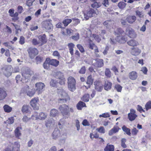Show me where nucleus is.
I'll list each match as a JSON object with an SVG mask.
<instances>
[{"instance_id":"1","label":"nucleus","mask_w":151,"mask_h":151,"mask_svg":"<svg viewBox=\"0 0 151 151\" xmlns=\"http://www.w3.org/2000/svg\"><path fill=\"white\" fill-rule=\"evenodd\" d=\"M58 92L59 96L61 97L58 99V102L60 103H65L69 102L70 100V98L68 94L65 92L64 90L61 88L58 89Z\"/></svg>"},{"instance_id":"2","label":"nucleus","mask_w":151,"mask_h":151,"mask_svg":"<svg viewBox=\"0 0 151 151\" xmlns=\"http://www.w3.org/2000/svg\"><path fill=\"white\" fill-rule=\"evenodd\" d=\"M20 145L18 142H15L14 144L9 143L5 151H19Z\"/></svg>"},{"instance_id":"3","label":"nucleus","mask_w":151,"mask_h":151,"mask_svg":"<svg viewBox=\"0 0 151 151\" xmlns=\"http://www.w3.org/2000/svg\"><path fill=\"white\" fill-rule=\"evenodd\" d=\"M68 87L69 90L73 91L76 90V81L74 78L70 76L68 78Z\"/></svg>"},{"instance_id":"4","label":"nucleus","mask_w":151,"mask_h":151,"mask_svg":"<svg viewBox=\"0 0 151 151\" xmlns=\"http://www.w3.org/2000/svg\"><path fill=\"white\" fill-rule=\"evenodd\" d=\"M21 71L22 76L26 79H28L33 74V72L28 68H23Z\"/></svg>"},{"instance_id":"5","label":"nucleus","mask_w":151,"mask_h":151,"mask_svg":"<svg viewBox=\"0 0 151 151\" xmlns=\"http://www.w3.org/2000/svg\"><path fill=\"white\" fill-rule=\"evenodd\" d=\"M59 109L63 116L67 115L69 113V108L68 105L63 104L60 106Z\"/></svg>"},{"instance_id":"6","label":"nucleus","mask_w":151,"mask_h":151,"mask_svg":"<svg viewBox=\"0 0 151 151\" xmlns=\"http://www.w3.org/2000/svg\"><path fill=\"white\" fill-rule=\"evenodd\" d=\"M92 63L93 65L96 68H101L104 65L103 60L99 58L94 60L92 61Z\"/></svg>"},{"instance_id":"7","label":"nucleus","mask_w":151,"mask_h":151,"mask_svg":"<svg viewBox=\"0 0 151 151\" xmlns=\"http://www.w3.org/2000/svg\"><path fill=\"white\" fill-rule=\"evenodd\" d=\"M45 85L42 83H37L35 84V88L38 94H41L44 90Z\"/></svg>"},{"instance_id":"8","label":"nucleus","mask_w":151,"mask_h":151,"mask_svg":"<svg viewBox=\"0 0 151 151\" xmlns=\"http://www.w3.org/2000/svg\"><path fill=\"white\" fill-rule=\"evenodd\" d=\"M136 111L133 109L130 110V112L128 114V118L130 121H132L135 119L137 117V115L136 114Z\"/></svg>"},{"instance_id":"9","label":"nucleus","mask_w":151,"mask_h":151,"mask_svg":"<svg viewBox=\"0 0 151 151\" xmlns=\"http://www.w3.org/2000/svg\"><path fill=\"white\" fill-rule=\"evenodd\" d=\"M95 14H97L94 10L92 9H90L89 11L84 13V19L86 20H87L89 18L93 17Z\"/></svg>"},{"instance_id":"10","label":"nucleus","mask_w":151,"mask_h":151,"mask_svg":"<svg viewBox=\"0 0 151 151\" xmlns=\"http://www.w3.org/2000/svg\"><path fill=\"white\" fill-rule=\"evenodd\" d=\"M39 100L38 98L35 97L31 101L30 104L31 106L35 110H38L39 109L38 102Z\"/></svg>"},{"instance_id":"11","label":"nucleus","mask_w":151,"mask_h":151,"mask_svg":"<svg viewBox=\"0 0 151 151\" xmlns=\"http://www.w3.org/2000/svg\"><path fill=\"white\" fill-rule=\"evenodd\" d=\"M43 27L47 30H50L53 28V26L49 20L44 21L42 22Z\"/></svg>"},{"instance_id":"12","label":"nucleus","mask_w":151,"mask_h":151,"mask_svg":"<svg viewBox=\"0 0 151 151\" xmlns=\"http://www.w3.org/2000/svg\"><path fill=\"white\" fill-rule=\"evenodd\" d=\"M126 32L127 35L131 38H134L137 36V34L134 30L131 28H127Z\"/></svg>"},{"instance_id":"13","label":"nucleus","mask_w":151,"mask_h":151,"mask_svg":"<svg viewBox=\"0 0 151 151\" xmlns=\"http://www.w3.org/2000/svg\"><path fill=\"white\" fill-rule=\"evenodd\" d=\"M29 56L31 58L33 59L38 53L37 49L34 48H29L28 50Z\"/></svg>"},{"instance_id":"14","label":"nucleus","mask_w":151,"mask_h":151,"mask_svg":"<svg viewBox=\"0 0 151 151\" xmlns=\"http://www.w3.org/2000/svg\"><path fill=\"white\" fill-rule=\"evenodd\" d=\"M24 93H27V95L30 97L33 96L35 93V88H29V86H27L26 89L23 92Z\"/></svg>"},{"instance_id":"15","label":"nucleus","mask_w":151,"mask_h":151,"mask_svg":"<svg viewBox=\"0 0 151 151\" xmlns=\"http://www.w3.org/2000/svg\"><path fill=\"white\" fill-rule=\"evenodd\" d=\"M11 68L12 66L11 65H9L3 68V72L4 75L6 76H9L11 75L12 73V72L11 71Z\"/></svg>"},{"instance_id":"16","label":"nucleus","mask_w":151,"mask_h":151,"mask_svg":"<svg viewBox=\"0 0 151 151\" xmlns=\"http://www.w3.org/2000/svg\"><path fill=\"white\" fill-rule=\"evenodd\" d=\"M60 136V131L58 129H55L52 134V137L53 139L56 140Z\"/></svg>"},{"instance_id":"17","label":"nucleus","mask_w":151,"mask_h":151,"mask_svg":"<svg viewBox=\"0 0 151 151\" xmlns=\"http://www.w3.org/2000/svg\"><path fill=\"white\" fill-rule=\"evenodd\" d=\"M54 124V120L52 118L49 119L46 121L45 125L47 128L52 127Z\"/></svg>"},{"instance_id":"18","label":"nucleus","mask_w":151,"mask_h":151,"mask_svg":"<svg viewBox=\"0 0 151 151\" xmlns=\"http://www.w3.org/2000/svg\"><path fill=\"white\" fill-rule=\"evenodd\" d=\"M141 50L137 47H132L131 48V54L135 56L139 55L141 52Z\"/></svg>"},{"instance_id":"19","label":"nucleus","mask_w":151,"mask_h":151,"mask_svg":"<svg viewBox=\"0 0 151 151\" xmlns=\"http://www.w3.org/2000/svg\"><path fill=\"white\" fill-rule=\"evenodd\" d=\"M116 41L121 43L125 42L127 40L126 38L123 36H117L116 38Z\"/></svg>"},{"instance_id":"20","label":"nucleus","mask_w":151,"mask_h":151,"mask_svg":"<svg viewBox=\"0 0 151 151\" xmlns=\"http://www.w3.org/2000/svg\"><path fill=\"white\" fill-rule=\"evenodd\" d=\"M31 108L29 106L27 105H24L22 108V111L23 113H30L31 112Z\"/></svg>"},{"instance_id":"21","label":"nucleus","mask_w":151,"mask_h":151,"mask_svg":"<svg viewBox=\"0 0 151 151\" xmlns=\"http://www.w3.org/2000/svg\"><path fill=\"white\" fill-rule=\"evenodd\" d=\"M136 19V17L135 16H129L126 18V20L129 24H133Z\"/></svg>"},{"instance_id":"22","label":"nucleus","mask_w":151,"mask_h":151,"mask_svg":"<svg viewBox=\"0 0 151 151\" xmlns=\"http://www.w3.org/2000/svg\"><path fill=\"white\" fill-rule=\"evenodd\" d=\"M38 39L40 41V45H42L45 44L47 41V39L46 37V35L44 34L42 36L38 37Z\"/></svg>"},{"instance_id":"23","label":"nucleus","mask_w":151,"mask_h":151,"mask_svg":"<svg viewBox=\"0 0 151 151\" xmlns=\"http://www.w3.org/2000/svg\"><path fill=\"white\" fill-rule=\"evenodd\" d=\"M120 129L117 126H114L113 128L111 129L109 132V135L111 136L114 134L118 132Z\"/></svg>"},{"instance_id":"24","label":"nucleus","mask_w":151,"mask_h":151,"mask_svg":"<svg viewBox=\"0 0 151 151\" xmlns=\"http://www.w3.org/2000/svg\"><path fill=\"white\" fill-rule=\"evenodd\" d=\"M95 86V88L98 91H101L102 89V86L101 85L98 81H96L94 82Z\"/></svg>"},{"instance_id":"25","label":"nucleus","mask_w":151,"mask_h":151,"mask_svg":"<svg viewBox=\"0 0 151 151\" xmlns=\"http://www.w3.org/2000/svg\"><path fill=\"white\" fill-rule=\"evenodd\" d=\"M22 128L20 127H17L14 130L15 135L16 137L18 139H20V137L21 135V133L20 130Z\"/></svg>"},{"instance_id":"26","label":"nucleus","mask_w":151,"mask_h":151,"mask_svg":"<svg viewBox=\"0 0 151 151\" xmlns=\"http://www.w3.org/2000/svg\"><path fill=\"white\" fill-rule=\"evenodd\" d=\"M6 96V93L4 90L0 88V100L4 99Z\"/></svg>"},{"instance_id":"27","label":"nucleus","mask_w":151,"mask_h":151,"mask_svg":"<svg viewBox=\"0 0 151 151\" xmlns=\"http://www.w3.org/2000/svg\"><path fill=\"white\" fill-rule=\"evenodd\" d=\"M114 146L112 145H109V144H107L104 149V151H114Z\"/></svg>"},{"instance_id":"28","label":"nucleus","mask_w":151,"mask_h":151,"mask_svg":"<svg viewBox=\"0 0 151 151\" xmlns=\"http://www.w3.org/2000/svg\"><path fill=\"white\" fill-rule=\"evenodd\" d=\"M88 42L89 43L88 47L89 48L92 50H94L98 48L95 45L91 40H89Z\"/></svg>"},{"instance_id":"29","label":"nucleus","mask_w":151,"mask_h":151,"mask_svg":"<svg viewBox=\"0 0 151 151\" xmlns=\"http://www.w3.org/2000/svg\"><path fill=\"white\" fill-rule=\"evenodd\" d=\"M137 77V73L135 71H132L129 73V78L132 80L136 79Z\"/></svg>"},{"instance_id":"30","label":"nucleus","mask_w":151,"mask_h":151,"mask_svg":"<svg viewBox=\"0 0 151 151\" xmlns=\"http://www.w3.org/2000/svg\"><path fill=\"white\" fill-rule=\"evenodd\" d=\"M50 65L53 66L57 67L59 64V61L56 59H52L49 60Z\"/></svg>"},{"instance_id":"31","label":"nucleus","mask_w":151,"mask_h":151,"mask_svg":"<svg viewBox=\"0 0 151 151\" xmlns=\"http://www.w3.org/2000/svg\"><path fill=\"white\" fill-rule=\"evenodd\" d=\"M50 58H47L43 64V66L45 69H48L50 67Z\"/></svg>"},{"instance_id":"32","label":"nucleus","mask_w":151,"mask_h":151,"mask_svg":"<svg viewBox=\"0 0 151 151\" xmlns=\"http://www.w3.org/2000/svg\"><path fill=\"white\" fill-rule=\"evenodd\" d=\"M127 43L129 45L132 46H137L138 44L137 42L133 39L128 41Z\"/></svg>"},{"instance_id":"33","label":"nucleus","mask_w":151,"mask_h":151,"mask_svg":"<svg viewBox=\"0 0 151 151\" xmlns=\"http://www.w3.org/2000/svg\"><path fill=\"white\" fill-rule=\"evenodd\" d=\"M84 107H86L85 104L81 101H79L77 105V107L78 110H81Z\"/></svg>"},{"instance_id":"34","label":"nucleus","mask_w":151,"mask_h":151,"mask_svg":"<svg viewBox=\"0 0 151 151\" xmlns=\"http://www.w3.org/2000/svg\"><path fill=\"white\" fill-rule=\"evenodd\" d=\"M111 83L108 81H105L104 89L105 90L108 91L111 89Z\"/></svg>"},{"instance_id":"35","label":"nucleus","mask_w":151,"mask_h":151,"mask_svg":"<svg viewBox=\"0 0 151 151\" xmlns=\"http://www.w3.org/2000/svg\"><path fill=\"white\" fill-rule=\"evenodd\" d=\"M122 129L123 131L125 132L127 134L131 136V133L130 132V129L127 127L125 125H124L122 127Z\"/></svg>"},{"instance_id":"36","label":"nucleus","mask_w":151,"mask_h":151,"mask_svg":"<svg viewBox=\"0 0 151 151\" xmlns=\"http://www.w3.org/2000/svg\"><path fill=\"white\" fill-rule=\"evenodd\" d=\"M93 82V80L92 78L91 75H90L87 77V83L89 85L88 86V88H90V85L92 84Z\"/></svg>"},{"instance_id":"37","label":"nucleus","mask_w":151,"mask_h":151,"mask_svg":"<svg viewBox=\"0 0 151 151\" xmlns=\"http://www.w3.org/2000/svg\"><path fill=\"white\" fill-rule=\"evenodd\" d=\"M68 46L69 49L70 53L72 55H73V48L74 47V45L73 44L71 43L68 44Z\"/></svg>"},{"instance_id":"38","label":"nucleus","mask_w":151,"mask_h":151,"mask_svg":"<svg viewBox=\"0 0 151 151\" xmlns=\"http://www.w3.org/2000/svg\"><path fill=\"white\" fill-rule=\"evenodd\" d=\"M58 114V111L55 109H53L50 111V115L52 117H55Z\"/></svg>"},{"instance_id":"39","label":"nucleus","mask_w":151,"mask_h":151,"mask_svg":"<svg viewBox=\"0 0 151 151\" xmlns=\"http://www.w3.org/2000/svg\"><path fill=\"white\" fill-rule=\"evenodd\" d=\"M47 116V114L46 113L41 112L39 115V119L41 120H45Z\"/></svg>"},{"instance_id":"40","label":"nucleus","mask_w":151,"mask_h":151,"mask_svg":"<svg viewBox=\"0 0 151 151\" xmlns=\"http://www.w3.org/2000/svg\"><path fill=\"white\" fill-rule=\"evenodd\" d=\"M4 111L5 112L9 113L11 111L12 108L7 105H5L3 107Z\"/></svg>"},{"instance_id":"41","label":"nucleus","mask_w":151,"mask_h":151,"mask_svg":"<svg viewBox=\"0 0 151 151\" xmlns=\"http://www.w3.org/2000/svg\"><path fill=\"white\" fill-rule=\"evenodd\" d=\"M127 141V139L124 138H122L121 140V145L123 148H126L127 145L125 144Z\"/></svg>"},{"instance_id":"42","label":"nucleus","mask_w":151,"mask_h":151,"mask_svg":"<svg viewBox=\"0 0 151 151\" xmlns=\"http://www.w3.org/2000/svg\"><path fill=\"white\" fill-rule=\"evenodd\" d=\"M55 76L59 79L61 78L64 77L63 74L60 71L57 72L55 73Z\"/></svg>"},{"instance_id":"43","label":"nucleus","mask_w":151,"mask_h":151,"mask_svg":"<svg viewBox=\"0 0 151 151\" xmlns=\"http://www.w3.org/2000/svg\"><path fill=\"white\" fill-rule=\"evenodd\" d=\"M101 4L100 2H94L91 5V7L93 8H98L100 7Z\"/></svg>"},{"instance_id":"44","label":"nucleus","mask_w":151,"mask_h":151,"mask_svg":"<svg viewBox=\"0 0 151 151\" xmlns=\"http://www.w3.org/2000/svg\"><path fill=\"white\" fill-rule=\"evenodd\" d=\"M72 21V20L71 19L66 18L63 21V23L64 26L66 27Z\"/></svg>"},{"instance_id":"45","label":"nucleus","mask_w":151,"mask_h":151,"mask_svg":"<svg viewBox=\"0 0 151 151\" xmlns=\"http://www.w3.org/2000/svg\"><path fill=\"white\" fill-rule=\"evenodd\" d=\"M58 84V82L56 80L51 79L50 82V85L53 87H56Z\"/></svg>"},{"instance_id":"46","label":"nucleus","mask_w":151,"mask_h":151,"mask_svg":"<svg viewBox=\"0 0 151 151\" xmlns=\"http://www.w3.org/2000/svg\"><path fill=\"white\" fill-rule=\"evenodd\" d=\"M89 95L88 94H85L82 98L81 100L85 102H88L89 100Z\"/></svg>"},{"instance_id":"47","label":"nucleus","mask_w":151,"mask_h":151,"mask_svg":"<svg viewBox=\"0 0 151 151\" xmlns=\"http://www.w3.org/2000/svg\"><path fill=\"white\" fill-rule=\"evenodd\" d=\"M123 32L124 31L121 28H117L114 32L115 35H120V34H122Z\"/></svg>"},{"instance_id":"48","label":"nucleus","mask_w":151,"mask_h":151,"mask_svg":"<svg viewBox=\"0 0 151 151\" xmlns=\"http://www.w3.org/2000/svg\"><path fill=\"white\" fill-rule=\"evenodd\" d=\"M35 60L37 64H38L42 62L43 60V58L40 56H38L36 57Z\"/></svg>"},{"instance_id":"49","label":"nucleus","mask_w":151,"mask_h":151,"mask_svg":"<svg viewBox=\"0 0 151 151\" xmlns=\"http://www.w3.org/2000/svg\"><path fill=\"white\" fill-rule=\"evenodd\" d=\"M126 6V4L123 1H120L118 4L119 8L121 9L124 8Z\"/></svg>"},{"instance_id":"50","label":"nucleus","mask_w":151,"mask_h":151,"mask_svg":"<svg viewBox=\"0 0 151 151\" xmlns=\"http://www.w3.org/2000/svg\"><path fill=\"white\" fill-rule=\"evenodd\" d=\"M105 73V76L107 77L110 78L111 77V72L109 69L108 68H106Z\"/></svg>"},{"instance_id":"51","label":"nucleus","mask_w":151,"mask_h":151,"mask_svg":"<svg viewBox=\"0 0 151 151\" xmlns=\"http://www.w3.org/2000/svg\"><path fill=\"white\" fill-rule=\"evenodd\" d=\"M3 45L7 47L9 49H10L12 50H13L14 47L12 46V45H10L9 42H6L3 43Z\"/></svg>"},{"instance_id":"52","label":"nucleus","mask_w":151,"mask_h":151,"mask_svg":"<svg viewBox=\"0 0 151 151\" xmlns=\"http://www.w3.org/2000/svg\"><path fill=\"white\" fill-rule=\"evenodd\" d=\"M92 36L94 39L98 42H99L101 40V38L98 35L93 34Z\"/></svg>"},{"instance_id":"53","label":"nucleus","mask_w":151,"mask_h":151,"mask_svg":"<svg viewBox=\"0 0 151 151\" xmlns=\"http://www.w3.org/2000/svg\"><path fill=\"white\" fill-rule=\"evenodd\" d=\"M31 118L32 119L35 120L39 119V115H38L37 113L35 112L31 116Z\"/></svg>"},{"instance_id":"54","label":"nucleus","mask_w":151,"mask_h":151,"mask_svg":"<svg viewBox=\"0 0 151 151\" xmlns=\"http://www.w3.org/2000/svg\"><path fill=\"white\" fill-rule=\"evenodd\" d=\"M32 44L34 45H40V42L39 40H37L35 39H33L32 40Z\"/></svg>"},{"instance_id":"55","label":"nucleus","mask_w":151,"mask_h":151,"mask_svg":"<svg viewBox=\"0 0 151 151\" xmlns=\"http://www.w3.org/2000/svg\"><path fill=\"white\" fill-rule=\"evenodd\" d=\"M14 121V118L13 117H11L9 118L6 121V123L9 124H12Z\"/></svg>"},{"instance_id":"56","label":"nucleus","mask_w":151,"mask_h":151,"mask_svg":"<svg viewBox=\"0 0 151 151\" xmlns=\"http://www.w3.org/2000/svg\"><path fill=\"white\" fill-rule=\"evenodd\" d=\"M145 107L147 111L151 109V101H149L145 105Z\"/></svg>"},{"instance_id":"57","label":"nucleus","mask_w":151,"mask_h":151,"mask_svg":"<svg viewBox=\"0 0 151 151\" xmlns=\"http://www.w3.org/2000/svg\"><path fill=\"white\" fill-rule=\"evenodd\" d=\"M136 14L140 18H142L144 16V14L142 12L138 10L136 11Z\"/></svg>"},{"instance_id":"58","label":"nucleus","mask_w":151,"mask_h":151,"mask_svg":"<svg viewBox=\"0 0 151 151\" xmlns=\"http://www.w3.org/2000/svg\"><path fill=\"white\" fill-rule=\"evenodd\" d=\"M100 35V36L102 37L104 39L105 38V36H106L107 33L105 30H101Z\"/></svg>"},{"instance_id":"59","label":"nucleus","mask_w":151,"mask_h":151,"mask_svg":"<svg viewBox=\"0 0 151 151\" xmlns=\"http://www.w3.org/2000/svg\"><path fill=\"white\" fill-rule=\"evenodd\" d=\"M138 132V130L135 127L133 128L131 131L132 134L133 135H137Z\"/></svg>"},{"instance_id":"60","label":"nucleus","mask_w":151,"mask_h":151,"mask_svg":"<svg viewBox=\"0 0 151 151\" xmlns=\"http://www.w3.org/2000/svg\"><path fill=\"white\" fill-rule=\"evenodd\" d=\"M115 88L118 92H121L122 89V87L119 84H116L115 85Z\"/></svg>"},{"instance_id":"61","label":"nucleus","mask_w":151,"mask_h":151,"mask_svg":"<svg viewBox=\"0 0 151 151\" xmlns=\"http://www.w3.org/2000/svg\"><path fill=\"white\" fill-rule=\"evenodd\" d=\"M65 78L63 77L59 79V83L60 85H63L65 84Z\"/></svg>"},{"instance_id":"62","label":"nucleus","mask_w":151,"mask_h":151,"mask_svg":"<svg viewBox=\"0 0 151 151\" xmlns=\"http://www.w3.org/2000/svg\"><path fill=\"white\" fill-rule=\"evenodd\" d=\"M86 68L85 66H83L81 68L79 71V73L81 74H84L86 71Z\"/></svg>"},{"instance_id":"63","label":"nucleus","mask_w":151,"mask_h":151,"mask_svg":"<svg viewBox=\"0 0 151 151\" xmlns=\"http://www.w3.org/2000/svg\"><path fill=\"white\" fill-rule=\"evenodd\" d=\"M110 116L109 114L108 113H106L102 114H100L99 115V117H103V118L109 117Z\"/></svg>"},{"instance_id":"64","label":"nucleus","mask_w":151,"mask_h":151,"mask_svg":"<svg viewBox=\"0 0 151 151\" xmlns=\"http://www.w3.org/2000/svg\"><path fill=\"white\" fill-rule=\"evenodd\" d=\"M72 38L75 40H78L79 39V35L78 33H76L75 35L72 37Z\"/></svg>"}]
</instances>
